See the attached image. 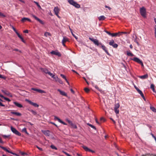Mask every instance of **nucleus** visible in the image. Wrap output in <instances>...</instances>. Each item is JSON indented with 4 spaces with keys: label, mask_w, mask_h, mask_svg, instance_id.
Returning a JSON list of instances; mask_svg holds the SVG:
<instances>
[{
    "label": "nucleus",
    "mask_w": 156,
    "mask_h": 156,
    "mask_svg": "<svg viewBox=\"0 0 156 156\" xmlns=\"http://www.w3.org/2000/svg\"><path fill=\"white\" fill-rule=\"evenodd\" d=\"M89 39L93 42L95 45H96L97 46H98L100 45H101L102 48L105 51V52L108 55H109V54L108 53V51L107 50V48L104 45H102V44L101 43L99 42L97 40L90 37L89 38Z\"/></svg>",
    "instance_id": "1"
},
{
    "label": "nucleus",
    "mask_w": 156,
    "mask_h": 156,
    "mask_svg": "<svg viewBox=\"0 0 156 156\" xmlns=\"http://www.w3.org/2000/svg\"><path fill=\"white\" fill-rule=\"evenodd\" d=\"M68 2L70 4L72 5L76 8H79L80 7V5L73 0H68Z\"/></svg>",
    "instance_id": "2"
},
{
    "label": "nucleus",
    "mask_w": 156,
    "mask_h": 156,
    "mask_svg": "<svg viewBox=\"0 0 156 156\" xmlns=\"http://www.w3.org/2000/svg\"><path fill=\"white\" fill-rule=\"evenodd\" d=\"M140 12L141 15L144 17H146V9L143 7L140 9Z\"/></svg>",
    "instance_id": "3"
},
{
    "label": "nucleus",
    "mask_w": 156,
    "mask_h": 156,
    "mask_svg": "<svg viewBox=\"0 0 156 156\" xmlns=\"http://www.w3.org/2000/svg\"><path fill=\"white\" fill-rule=\"evenodd\" d=\"M11 129L12 131L14 133L19 136H21V134L18 130H17L15 128L12 126L11 127Z\"/></svg>",
    "instance_id": "4"
},
{
    "label": "nucleus",
    "mask_w": 156,
    "mask_h": 156,
    "mask_svg": "<svg viewBox=\"0 0 156 156\" xmlns=\"http://www.w3.org/2000/svg\"><path fill=\"white\" fill-rule=\"evenodd\" d=\"M31 16L34 18L36 20L39 22L42 25L44 24L45 23L43 21H42L41 19L38 18L35 15H33V14H31Z\"/></svg>",
    "instance_id": "5"
},
{
    "label": "nucleus",
    "mask_w": 156,
    "mask_h": 156,
    "mask_svg": "<svg viewBox=\"0 0 156 156\" xmlns=\"http://www.w3.org/2000/svg\"><path fill=\"white\" fill-rule=\"evenodd\" d=\"M0 147H1V148L3 149V150H4L5 151H7V152H8L9 153L11 154H12L13 155H16V156H19L17 154H16L15 153H13V152H12L9 151L7 149H6L5 147H2V146H0Z\"/></svg>",
    "instance_id": "6"
},
{
    "label": "nucleus",
    "mask_w": 156,
    "mask_h": 156,
    "mask_svg": "<svg viewBox=\"0 0 156 156\" xmlns=\"http://www.w3.org/2000/svg\"><path fill=\"white\" fill-rule=\"evenodd\" d=\"M1 91L4 94L7 95L8 96H9L11 97H12V94L9 91L7 90H2Z\"/></svg>",
    "instance_id": "7"
},
{
    "label": "nucleus",
    "mask_w": 156,
    "mask_h": 156,
    "mask_svg": "<svg viewBox=\"0 0 156 156\" xmlns=\"http://www.w3.org/2000/svg\"><path fill=\"white\" fill-rule=\"evenodd\" d=\"M114 41L113 40H112L109 43V44L111 45L114 48H117L118 45L117 44L115 43H114Z\"/></svg>",
    "instance_id": "8"
},
{
    "label": "nucleus",
    "mask_w": 156,
    "mask_h": 156,
    "mask_svg": "<svg viewBox=\"0 0 156 156\" xmlns=\"http://www.w3.org/2000/svg\"><path fill=\"white\" fill-rule=\"evenodd\" d=\"M66 121L68 122V123L74 129H76L77 127L76 125L74 124H73L72 122L69 120L68 119H66Z\"/></svg>",
    "instance_id": "9"
},
{
    "label": "nucleus",
    "mask_w": 156,
    "mask_h": 156,
    "mask_svg": "<svg viewBox=\"0 0 156 156\" xmlns=\"http://www.w3.org/2000/svg\"><path fill=\"white\" fill-rule=\"evenodd\" d=\"M41 71L45 73L46 74H48L50 76H52V73H51L50 71L46 69H41Z\"/></svg>",
    "instance_id": "10"
},
{
    "label": "nucleus",
    "mask_w": 156,
    "mask_h": 156,
    "mask_svg": "<svg viewBox=\"0 0 156 156\" xmlns=\"http://www.w3.org/2000/svg\"><path fill=\"white\" fill-rule=\"evenodd\" d=\"M82 147L83 148V149L86 151H89L93 153H94V151L90 149H89L88 147L85 146H83Z\"/></svg>",
    "instance_id": "11"
},
{
    "label": "nucleus",
    "mask_w": 156,
    "mask_h": 156,
    "mask_svg": "<svg viewBox=\"0 0 156 156\" xmlns=\"http://www.w3.org/2000/svg\"><path fill=\"white\" fill-rule=\"evenodd\" d=\"M54 120H58L59 122L63 124L64 125H66L67 124L65 122L61 120L60 119H59L58 117L56 116H54Z\"/></svg>",
    "instance_id": "12"
},
{
    "label": "nucleus",
    "mask_w": 156,
    "mask_h": 156,
    "mask_svg": "<svg viewBox=\"0 0 156 156\" xmlns=\"http://www.w3.org/2000/svg\"><path fill=\"white\" fill-rule=\"evenodd\" d=\"M51 53L53 55H56L58 56H61V54L58 51H52L51 52Z\"/></svg>",
    "instance_id": "13"
},
{
    "label": "nucleus",
    "mask_w": 156,
    "mask_h": 156,
    "mask_svg": "<svg viewBox=\"0 0 156 156\" xmlns=\"http://www.w3.org/2000/svg\"><path fill=\"white\" fill-rule=\"evenodd\" d=\"M27 101L28 102L29 104L33 105L35 107H39V105L38 104H37V103H34L33 102H32L30 100H27Z\"/></svg>",
    "instance_id": "14"
},
{
    "label": "nucleus",
    "mask_w": 156,
    "mask_h": 156,
    "mask_svg": "<svg viewBox=\"0 0 156 156\" xmlns=\"http://www.w3.org/2000/svg\"><path fill=\"white\" fill-rule=\"evenodd\" d=\"M59 11L60 9L58 7H55L54 8V11L55 15H57L58 14Z\"/></svg>",
    "instance_id": "15"
},
{
    "label": "nucleus",
    "mask_w": 156,
    "mask_h": 156,
    "mask_svg": "<svg viewBox=\"0 0 156 156\" xmlns=\"http://www.w3.org/2000/svg\"><path fill=\"white\" fill-rule=\"evenodd\" d=\"M58 91H59L60 94L64 96H67V94L64 91H62L60 90V89H58Z\"/></svg>",
    "instance_id": "16"
},
{
    "label": "nucleus",
    "mask_w": 156,
    "mask_h": 156,
    "mask_svg": "<svg viewBox=\"0 0 156 156\" xmlns=\"http://www.w3.org/2000/svg\"><path fill=\"white\" fill-rule=\"evenodd\" d=\"M133 60L134 61L137 62V63H141V61L137 57H135L133 58Z\"/></svg>",
    "instance_id": "17"
},
{
    "label": "nucleus",
    "mask_w": 156,
    "mask_h": 156,
    "mask_svg": "<svg viewBox=\"0 0 156 156\" xmlns=\"http://www.w3.org/2000/svg\"><path fill=\"white\" fill-rule=\"evenodd\" d=\"M13 103L15 105L19 108H21L23 107V105L21 104L18 103L17 102H14Z\"/></svg>",
    "instance_id": "18"
},
{
    "label": "nucleus",
    "mask_w": 156,
    "mask_h": 156,
    "mask_svg": "<svg viewBox=\"0 0 156 156\" xmlns=\"http://www.w3.org/2000/svg\"><path fill=\"white\" fill-rule=\"evenodd\" d=\"M11 113L12 114L18 116H20L21 115V114L20 113L18 112H11Z\"/></svg>",
    "instance_id": "19"
},
{
    "label": "nucleus",
    "mask_w": 156,
    "mask_h": 156,
    "mask_svg": "<svg viewBox=\"0 0 156 156\" xmlns=\"http://www.w3.org/2000/svg\"><path fill=\"white\" fill-rule=\"evenodd\" d=\"M120 35V33H112L111 35L112 37H116L117 36H119Z\"/></svg>",
    "instance_id": "20"
},
{
    "label": "nucleus",
    "mask_w": 156,
    "mask_h": 156,
    "mask_svg": "<svg viewBox=\"0 0 156 156\" xmlns=\"http://www.w3.org/2000/svg\"><path fill=\"white\" fill-rule=\"evenodd\" d=\"M26 20H27L29 22H31V20L29 19V18H25V17H24V18H23L22 19V20H21V21L22 22H24Z\"/></svg>",
    "instance_id": "21"
},
{
    "label": "nucleus",
    "mask_w": 156,
    "mask_h": 156,
    "mask_svg": "<svg viewBox=\"0 0 156 156\" xmlns=\"http://www.w3.org/2000/svg\"><path fill=\"white\" fill-rule=\"evenodd\" d=\"M105 18V16H101L98 17V19L99 21L103 20Z\"/></svg>",
    "instance_id": "22"
},
{
    "label": "nucleus",
    "mask_w": 156,
    "mask_h": 156,
    "mask_svg": "<svg viewBox=\"0 0 156 156\" xmlns=\"http://www.w3.org/2000/svg\"><path fill=\"white\" fill-rule=\"evenodd\" d=\"M68 41V38L66 37H63V39L62 41V43H64Z\"/></svg>",
    "instance_id": "23"
},
{
    "label": "nucleus",
    "mask_w": 156,
    "mask_h": 156,
    "mask_svg": "<svg viewBox=\"0 0 156 156\" xmlns=\"http://www.w3.org/2000/svg\"><path fill=\"white\" fill-rule=\"evenodd\" d=\"M150 108L153 112H156V109L154 107L150 106Z\"/></svg>",
    "instance_id": "24"
},
{
    "label": "nucleus",
    "mask_w": 156,
    "mask_h": 156,
    "mask_svg": "<svg viewBox=\"0 0 156 156\" xmlns=\"http://www.w3.org/2000/svg\"><path fill=\"white\" fill-rule=\"evenodd\" d=\"M138 77L142 79H145L146 78V74L142 76H139Z\"/></svg>",
    "instance_id": "25"
},
{
    "label": "nucleus",
    "mask_w": 156,
    "mask_h": 156,
    "mask_svg": "<svg viewBox=\"0 0 156 156\" xmlns=\"http://www.w3.org/2000/svg\"><path fill=\"white\" fill-rule=\"evenodd\" d=\"M52 78L55 80V81L57 82L58 78L57 76L55 77V75L52 74V76H51Z\"/></svg>",
    "instance_id": "26"
},
{
    "label": "nucleus",
    "mask_w": 156,
    "mask_h": 156,
    "mask_svg": "<svg viewBox=\"0 0 156 156\" xmlns=\"http://www.w3.org/2000/svg\"><path fill=\"white\" fill-rule=\"evenodd\" d=\"M120 106V105L119 103L115 104V105L114 108L118 109Z\"/></svg>",
    "instance_id": "27"
},
{
    "label": "nucleus",
    "mask_w": 156,
    "mask_h": 156,
    "mask_svg": "<svg viewBox=\"0 0 156 156\" xmlns=\"http://www.w3.org/2000/svg\"><path fill=\"white\" fill-rule=\"evenodd\" d=\"M127 55L130 56H133L134 55L132 53L129 52L128 51H127Z\"/></svg>",
    "instance_id": "28"
},
{
    "label": "nucleus",
    "mask_w": 156,
    "mask_h": 156,
    "mask_svg": "<svg viewBox=\"0 0 156 156\" xmlns=\"http://www.w3.org/2000/svg\"><path fill=\"white\" fill-rule=\"evenodd\" d=\"M44 35L46 37H47L48 36H51V35L50 33L47 32H45L44 34Z\"/></svg>",
    "instance_id": "29"
},
{
    "label": "nucleus",
    "mask_w": 156,
    "mask_h": 156,
    "mask_svg": "<svg viewBox=\"0 0 156 156\" xmlns=\"http://www.w3.org/2000/svg\"><path fill=\"white\" fill-rule=\"evenodd\" d=\"M44 133L45 135L49 136V135L50 132L49 130H46L44 131Z\"/></svg>",
    "instance_id": "30"
},
{
    "label": "nucleus",
    "mask_w": 156,
    "mask_h": 156,
    "mask_svg": "<svg viewBox=\"0 0 156 156\" xmlns=\"http://www.w3.org/2000/svg\"><path fill=\"white\" fill-rule=\"evenodd\" d=\"M22 132L25 133L29 135V133H27L26 129L25 128H23L22 129Z\"/></svg>",
    "instance_id": "31"
},
{
    "label": "nucleus",
    "mask_w": 156,
    "mask_h": 156,
    "mask_svg": "<svg viewBox=\"0 0 156 156\" xmlns=\"http://www.w3.org/2000/svg\"><path fill=\"white\" fill-rule=\"evenodd\" d=\"M18 37L20 38L21 39V40L23 42H25V41L23 39V38L22 37V36L20 35L19 34V35H18Z\"/></svg>",
    "instance_id": "32"
},
{
    "label": "nucleus",
    "mask_w": 156,
    "mask_h": 156,
    "mask_svg": "<svg viewBox=\"0 0 156 156\" xmlns=\"http://www.w3.org/2000/svg\"><path fill=\"white\" fill-rule=\"evenodd\" d=\"M84 90L85 92L87 93H88L90 90V89L87 87L85 88L84 89Z\"/></svg>",
    "instance_id": "33"
},
{
    "label": "nucleus",
    "mask_w": 156,
    "mask_h": 156,
    "mask_svg": "<svg viewBox=\"0 0 156 156\" xmlns=\"http://www.w3.org/2000/svg\"><path fill=\"white\" fill-rule=\"evenodd\" d=\"M39 93H46V92L43 90L41 89H39Z\"/></svg>",
    "instance_id": "34"
},
{
    "label": "nucleus",
    "mask_w": 156,
    "mask_h": 156,
    "mask_svg": "<svg viewBox=\"0 0 156 156\" xmlns=\"http://www.w3.org/2000/svg\"><path fill=\"white\" fill-rule=\"evenodd\" d=\"M114 111L116 114H118L119 112V110L118 109L114 108Z\"/></svg>",
    "instance_id": "35"
},
{
    "label": "nucleus",
    "mask_w": 156,
    "mask_h": 156,
    "mask_svg": "<svg viewBox=\"0 0 156 156\" xmlns=\"http://www.w3.org/2000/svg\"><path fill=\"white\" fill-rule=\"evenodd\" d=\"M30 112L34 115H36L37 114V112L35 111L31 110H30Z\"/></svg>",
    "instance_id": "36"
},
{
    "label": "nucleus",
    "mask_w": 156,
    "mask_h": 156,
    "mask_svg": "<svg viewBox=\"0 0 156 156\" xmlns=\"http://www.w3.org/2000/svg\"><path fill=\"white\" fill-rule=\"evenodd\" d=\"M51 148L53 149H55V150H57V147H56L54 145H51Z\"/></svg>",
    "instance_id": "37"
},
{
    "label": "nucleus",
    "mask_w": 156,
    "mask_h": 156,
    "mask_svg": "<svg viewBox=\"0 0 156 156\" xmlns=\"http://www.w3.org/2000/svg\"><path fill=\"white\" fill-rule=\"evenodd\" d=\"M57 82H58V83H59L61 84H63L62 81L60 79H59V78L58 79V80L57 81Z\"/></svg>",
    "instance_id": "38"
},
{
    "label": "nucleus",
    "mask_w": 156,
    "mask_h": 156,
    "mask_svg": "<svg viewBox=\"0 0 156 156\" xmlns=\"http://www.w3.org/2000/svg\"><path fill=\"white\" fill-rule=\"evenodd\" d=\"M60 76L62 78L64 79L65 80H66L67 79L66 78V77L65 75L62 74H61Z\"/></svg>",
    "instance_id": "39"
},
{
    "label": "nucleus",
    "mask_w": 156,
    "mask_h": 156,
    "mask_svg": "<svg viewBox=\"0 0 156 156\" xmlns=\"http://www.w3.org/2000/svg\"><path fill=\"white\" fill-rule=\"evenodd\" d=\"M34 2L37 5V6L39 8H41V6H40V5L38 3L36 2H35V1H34Z\"/></svg>",
    "instance_id": "40"
},
{
    "label": "nucleus",
    "mask_w": 156,
    "mask_h": 156,
    "mask_svg": "<svg viewBox=\"0 0 156 156\" xmlns=\"http://www.w3.org/2000/svg\"><path fill=\"white\" fill-rule=\"evenodd\" d=\"M0 16L3 17H5L6 16L2 13L0 12Z\"/></svg>",
    "instance_id": "41"
},
{
    "label": "nucleus",
    "mask_w": 156,
    "mask_h": 156,
    "mask_svg": "<svg viewBox=\"0 0 156 156\" xmlns=\"http://www.w3.org/2000/svg\"><path fill=\"white\" fill-rule=\"evenodd\" d=\"M31 90H34V91H37L38 92H39V89H37L35 88H31Z\"/></svg>",
    "instance_id": "42"
},
{
    "label": "nucleus",
    "mask_w": 156,
    "mask_h": 156,
    "mask_svg": "<svg viewBox=\"0 0 156 156\" xmlns=\"http://www.w3.org/2000/svg\"><path fill=\"white\" fill-rule=\"evenodd\" d=\"M4 99L6 101H10V100L8 98H6V97H4Z\"/></svg>",
    "instance_id": "43"
},
{
    "label": "nucleus",
    "mask_w": 156,
    "mask_h": 156,
    "mask_svg": "<svg viewBox=\"0 0 156 156\" xmlns=\"http://www.w3.org/2000/svg\"><path fill=\"white\" fill-rule=\"evenodd\" d=\"M0 78H2L4 79H6V77L3 76L2 75L0 74Z\"/></svg>",
    "instance_id": "44"
},
{
    "label": "nucleus",
    "mask_w": 156,
    "mask_h": 156,
    "mask_svg": "<svg viewBox=\"0 0 156 156\" xmlns=\"http://www.w3.org/2000/svg\"><path fill=\"white\" fill-rule=\"evenodd\" d=\"M105 31L106 33L107 34H108L109 35H110V36L111 35L112 33H110L107 30H105Z\"/></svg>",
    "instance_id": "45"
},
{
    "label": "nucleus",
    "mask_w": 156,
    "mask_h": 156,
    "mask_svg": "<svg viewBox=\"0 0 156 156\" xmlns=\"http://www.w3.org/2000/svg\"><path fill=\"white\" fill-rule=\"evenodd\" d=\"M120 35H121V34H129L130 33V32H120Z\"/></svg>",
    "instance_id": "46"
},
{
    "label": "nucleus",
    "mask_w": 156,
    "mask_h": 156,
    "mask_svg": "<svg viewBox=\"0 0 156 156\" xmlns=\"http://www.w3.org/2000/svg\"><path fill=\"white\" fill-rule=\"evenodd\" d=\"M154 85L153 84H152L151 85L150 88L151 89L154 88Z\"/></svg>",
    "instance_id": "47"
},
{
    "label": "nucleus",
    "mask_w": 156,
    "mask_h": 156,
    "mask_svg": "<svg viewBox=\"0 0 156 156\" xmlns=\"http://www.w3.org/2000/svg\"><path fill=\"white\" fill-rule=\"evenodd\" d=\"M142 97L144 99V100L145 101H146V99L145 97L144 96V95L143 94H142L141 95Z\"/></svg>",
    "instance_id": "48"
},
{
    "label": "nucleus",
    "mask_w": 156,
    "mask_h": 156,
    "mask_svg": "<svg viewBox=\"0 0 156 156\" xmlns=\"http://www.w3.org/2000/svg\"><path fill=\"white\" fill-rule=\"evenodd\" d=\"M90 127H91V128H92L94 129H95V130L96 129V127L94 126H93L92 125H90Z\"/></svg>",
    "instance_id": "49"
},
{
    "label": "nucleus",
    "mask_w": 156,
    "mask_h": 156,
    "mask_svg": "<svg viewBox=\"0 0 156 156\" xmlns=\"http://www.w3.org/2000/svg\"><path fill=\"white\" fill-rule=\"evenodd\" d=\"M36 147L40 150L41 151H43V149L42 148H40V147H38L37 146H36Z\"/></svg>",
    "instance_id": "50"
},
{
    "label": "nucleus",
    "mask_w": 156,
    "mask_h": 156,
    "mask_svg": "<svg viewBox=\"0 0 156 156\" xmlns=\"http://www.w3.org/2000/svg\"><path fill=\"white\" fill-rule=\"evenodd\" d=\"M138 92L140 95L143 94L142 91L140 90H138Z\"/></svg>",
    "instance_id": "51"
},
{
    "label": "nucleus",
    "mask_w": 156,
    "mask_h": 156,
    "mask_svg": "<svg viewBox=\"0 0 156 156\" xmlns=\"http://www.w3.org/2000/svg\"><path fill=\"white\" fill-rule=\"evenodd\" d=\"M69 30L71 32V33L72 34V35H73V34H74L73 33V30H72L70 28V27L69 26Z\"/></svg>",
    "instance_id": "52"
},
{
    "label": "nucleus",
    "mask_w": 156,
    "mask_h": 156,
    "mask_svg": "<svg viewBox=\"0 0 156 156\" xmlns=\"http://www.w3.org/2000/svg\"><path fill=\"white\" fill-rule=\"evenodd\" d=\"M105 7L106 8H108V9H109V10H111V8L110 7H109V6H107V5H105Z\"/></svg>",
    "instance_id": "53"
},
{
    "label": "nucleus",
    "mask_w": 156,
    "mask_h": 156,
    "mask_svg": "<svg viewBox=\"0 0 156 156\" xmlns=\"http://www.w3.org/2000/svg\"><path fill=\"white\" fill-rule=\"evenodd\" d=\"M134 87L136 89V90H137V92L138 91V90H140L138 88H137L136 86H134Z\"/></svg>",
    "instance_id": "54"
},
{
    "label": "nucleus",
    "mask_w": 156,
    "mask_h": 156,
    "mask_svg": "<svg viewBox=\"0 0 156 156\" xmlns=\"http://www.w3.org/2000/svg\"><path fill=\"white\" fill-rule=\"evenodd\" d=\"M1 101H0V106H5V105H3L1 102ZM1 101H2V100Z\"/></svg>",
    "instance_id": "55"
},
{
    "label": "nucleus",
    "mask_w": 156,
    "mask_h": 156,
    "mask_svg": "<svg viewBox=\"0 0 156 156\" xmlns=\"http://www.w3.org/2000/svg\"><path fill=\"white\" fill-rule=\"evenodd\" d=\"M110 119L113 121L114 124L115 123V122L112 118H110Z\"/></svg>",
    "instance_id": "56"
},
{
    "label": "nucleus",
    "mask_w": 156,
    "mask_h": 156,
    "mask_svg": "<svg viewBox=\"0 0 156 156\" xmlns=\"http://www.w3.org/2000/svg\"><path fill=\"white\" fill-rule=\"evenodd\" d=\"M23 32L24 33H28V30H24L23 31Z\"/></svg>",
    "instance_id": "57"
},
{
    "label": "nucleus",
    "mask_w": 156,
    "mask_h": 156,
    "mask_svg": "<svg viewBox=\"0 0 156 156\" xmlns=\"http://www.w3.org/2000/svg\"><path fill=\"white\" fill-rule=\"evenodd\" d=\"M154 92L156 93V91L155 90L154 88H153L151 89Z\"/></svg>",
    "instance_id": "58"
},
{
    "label": "nucleus",
    "mask_w": 156,
    "mask_h": 156,
    "mask_svg": "<svg viewBox=\"0 0 156 156\" xmlns=\"http://www.w3.org/2000/svg\"><path fill=\"white\" fill-rule=\"evenodd\" d=\"M70 91H71L72 93H73V94H74L75 92L72 89H70Z\"/></svg>",
    "instance_id": "59"
},
{
    "label": "nucleus",
    "mask_w": 156,
    "mask_h": 156,
    "mask_svg": "<svg viewBox=\"0 0 156 156\" xmlns=\"http://www.w3.org/2000/svg\"><path fill=\"white\" fill-rule=\"evenodd\" d=\"M100 120H101L102 121V120H103L104 121H105V119H104V118L103 117H102L100 119Z\"/></svg>",
    "instance_id": "60"
},
{
    "label": "nucleus",
    "mask_w": 156,
    "mask_h": 156,
    "mask_svg": "<svg viewBox=\"0 0 156 156\" xmlns=\"http://www.w3.org/2000/svg\"><path fill=\"white\" fill-rule=\"evenodd\" d=\"M73 35L76 40L77 39V37H76L74 34H73Z\"/></svg>",
    "instance_id": "61"
},
{
    "label": "nucleus",
    "mask_w": 156,
    "mask_h": 156,
    "mask_svg": "<svg viewBox=\"0 0 156 156\" xmlns=\"http://www.w3.org/2000/svg\"><path fill=\"white\" fill-rule=\"evenodd\" d=\"M73 35L76 40L77 39V37H76L74 34H73Z\"/></svg>",
    "instance_id": "62"
},
{
    "label": "nucleus",
    "mask_w": 156,
    "mask_h": 156,
    "mask_svg": "<svg viewBox=\"0 0 156 156\" xmlns=\"http://www.w3.org/2000/svg\"><path fill=\"white\" fill-rule=\"evenodd\" d=\"M0 143L2 144L3 143V142L2 141V139L0 137Z\"/></svg>",
    "instance_id": "63"
},
{
    "label": "nucleus",
    "mask_w": 156,
    "mask_h": 156,
    "mask_svg": "<svg viewBox=\"0 0 156 156\" xmlns=\"http://www.w3.org/2000/svg\"><path fill=\"white\" fill-rule=\"evenodd\" d=\"M14 31L17 34V36H18V35H19L20 34L17 32V31H16H16Z\"/></svg>",
    "instance_id": "64"
}]
</instances>
